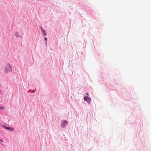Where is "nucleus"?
Listing matches in <instances>:
<instances>
[{"instance_id": "nucleus-2", "label": "nucleus", "mask_w": 151, "mask_h": 151, "mask_svg": "<svg viewBox=\"0 0 151 151\" xmlns=\"http://www.w3.org/2000/svg\"><path fill=\"white\" fill-rule=\"evenodd\" d=\"M84 99L85 101H86L89 103H90L91 102V99L90 97L85 96L84 98Z\"/></svg>"}, {"instance_id": "nucleus-5", "label": "nucleus", "mask_w": 151, "mask_h": 151, "mask_svg": "<svg viewBox=\"0 0 151 151\" xmlns=\"http://www.w3.org/2000/svg\"><path fill=\"white\" fill-rule=\"evenodd\" d=\"M42 33L43 35L44 36H45L46 35V33L44 29L42 30Z\"/></svg>"}, {"instance_id": "nucleus-11", "label": "nucleus", "mask_w": 151, "mask_h": 151, "mask_svg": "<svg viewBox=\"0 0 151 151\" xmlns=\"http://www.w3.org/2000/svg\"><path fill=\"white\" fill-rule=\"evenodd\" d=\"M42 29H42V27H41V31H42Z\"/></svg>"}, {"instance_id": "nucleus-3", "label": "nucleus", "mask_w": 151, "mask_h": 151, "mask_svg": "<svg viewBox=\"0 0 151 151\" xmlns=\"http://www.w3.org/2000/svg\"><path fill=\"white\" fill-rule=\"evenodd\" d=\"M3 126L6 129L9 130L11 131H13L14 130V128L11 127H6V126L4 125H3Z\"/></svg>"}, {"instance_id": "nucleus-9", "label": "nucleus", "mask_w": 151, "mask_h": 151, "mask_svg": "<svg viewBox=\"0 0 151 151\" xmlns=\"http://www.w3.org/2000/svg\"><path fill=\"white\" fill-rule=\"evenodd\" d=\"M0 141L2 142H3V141L0 139Z\"/></svg>"}, {"instance_id": "nucleus-1", "label": "nucleus", "mask_w": 151, "mask_h": 151, "mask_svg": "<svg viewBox=\"0 0 151 151\" xmlns=\"http://www.w3.org/2000/svg\"><path fill=\"white\" fill-rule=\"evenodd\" d=\"M5 71L6 72L12 71L11 67L8 64L6 66L5 69Z\"/></svg>"}, {"instance_id": "nucleus-7", "label": "nucleus", "mask_w": 151, "mask_h": 151, "mask_svg": "<svg viewBox=\"0 0 151 151\" xmlns=\"http://www.w3.org/2000/svg\"><path fill=\"white\" fill-rule=\"evenodd\" d=\"M4 109V107L3 106H0V110L3 109Z\"/></svg>"}, {"instance_id": "nucleus-10", "label": "nucleus", "mask_w": 151, "mask_h": 151, "mask_svg": "<svg viewBox=\"0 0 151 151\" xmlns=\"http://www.w3.org/2000/svg\"><path fill=\"white\" fill-rule=\"evenodd\" d=\"M86 94L87 95H89V94H88V93H86Z\"/></svg>"}, {"instance_id": "nucleus-8", "label": "nucleus", "mask_w": 151, "mask_h": 151, "mask_svg": "<svg viewBox=\"0 0 151 151\" xmlns=\"http://www.w3.org/2000/svg\"><path fill=\"white\" fill-rule=\"evenodd\" d=\"M44 40H45V41H46V44L47 43V38L46 37H45L44 38Z\"/></svg>"}, {"instance_id": "nucleus-6", "label": "nucleus", "mask_w": 151, "mask_h": 151, "mask_svg": "<svg viewBox=\"0 0 151 151\" xmlns=\"http://www.w3.org/2000/svg\"><path fill=\"white\" fill-rule=\"evenodd\" d=\"M14 35H15V37H19V36L18 35V33L17 32H15V33H14Z\"/></svg>"}, {"instance_id": "nucleus-4", "label": "nucleus", "mask_w": 151, "mask_h": 151, "mask_svg": "<svg viewBox=\"0 0 151 151\" xmlns=\"http://www.w3.org/2000/svg\"><path fill=\"white\" fill-rule=\"evenodd\" d=\"M68 122L66 121H63L61 123V127H64L67 124Z\"/></svg>"}]
</instances>
